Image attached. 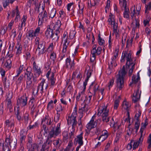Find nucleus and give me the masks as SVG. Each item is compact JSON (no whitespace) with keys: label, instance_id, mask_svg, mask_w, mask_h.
Returning a JSON list of instances; mask_svg holds the SVG:
<instances>
[{"label":"nucleus","instance_id":"f257e3e1","mask_svg":"<svg viewBox=\"0 0 151 151\" xmlns=\"http://www.w3.org/2000/svg\"><path fill=\"white\" fill-rule=\"evenodd\" d=\"M127 72L125 71V67L124 65L122 69L119 70L118 74L117 75V88L120 90L124 87V83L125 77Z\"/></svg>","mask_w":151,"mask_h":151},{"label":"nucleus","instance_id":"f03ea898","mask_svg":"<svg viewBox=\"0 0 151 151\" xmlns=\"http://www.w3.org/2000/svg\"><path fill=\"white\" fill-rule=\"evenodd\" d=\"M108 21L109 24L113 27V35H115L116 38L119 37V29L118 28L117 24L116 22L114 16L111 14H110L109 15Z\"/></svg>","mask_w":151,"mask_h":151},{"label":"nucleus","instance_id":"7ed1b4c3","mask_svg":"<svg viewBox=\"0 0 151 151\" xmlns=\"http://www.w3.org/2000/svg\"><path fill=\"white\" fill-rule=\"evenodd\" d=\"M35 44L37 45L36 52L39 55H41L45 52L47 48L45 47V43L39 37H36L35 40Z\"/></svg>","mask_w":151,"mask_h":151},{"label":"nucleus","instance_id":"20e7f679","mask_svg":"<svg viewBox=\"0 0 151 151\" xmlns=\"http://www.w3.org/2000/svg\"><path fill=\"white\" fill-rule=\"evenodd\" d=\"M131 11V16L133 20L132 24L136 27H139V21L137 19L136 16L138 15L139 13V10H137L135 11V7L134 6L131 7L130 9Z\"/></svg>","mask_w":151,"mask_h":151},{"label":"nucleus","instance_id":"39448f33","mask_svg":"<svg viewBox=\"0 0 151 151\" xmlns=\"http://www.w3.org/2000/svg\"><path fill=\"white\" fill-rule=\"evenodd\" d=\"M102 50V48L100 47H97L96 45H94L92 47L91 51L90 57V60L92 62H95L96 56L100 55Z\"/></svg>","mask_w":151,"mask_h":151},{"label":"nucleus","instance_id":"423d86ee","mask_svg":"<svg viewBox=\"0 0 151 151\" xmlns=\"http://www.w3.org/2000/svg\"><path fill=\"white\" fill-rule=\"evenodd\" d=\"M131 53L130 52L124 51L122 52V58L121 61L122 62L125 61V59H126L127 62L126 65H129L131 64L135 63L133 61L131 57Z\"/></svg>","mask_w":151,"mask_h":151},{"label":"nucleus","instance_id":"0eeeda50","mask_svg":"<svg viewBox=\"0 0 151 151\" xmlns=\"http://www.w3.org/2000/svg\"><path fill=\"white\" fill-rule=\"evenodd\" d=\"M63 41L64 42L62 52L66 53L68 50V47L70 42V39L68 38V33L66 32H64L62 37Z\"/></svg>","mask_w":151,"mask_h":151},{"label":"nucleus","instance_id":"6e6552de","mask_svg":"<svg viewBox=\"0 0 151 151\" xmlns=\"http://www.w3.org/2000/svg\"><path fill=\"white\" fill-rule=\"evenodd\" d=\"M60 124L59 123L58 124L57 126L55 129L54 128H52L49 133L50 137L55 138L61 132L60 129Z\"/></svg>","mask_w":151,"mask_h":151},{"label":"nucleus","instance_id":"1a4fd4ad","mask_svg":"<svg viewBox=\"0 0 151 151\" xmlns=\"http://www.w3.org/2000/svg\"><path fill=\"white\" fill-rule=\"evenodd\" d=\"M38 18V24L41 25L43 23L46 22L48 16L47 12L46 11L42 12L39 14Z\"/></svg>","mask_w":151,"mask_h":151},{"label":"nucleus","instance_id":"9d476101","mask_svg":"<svg viewBox=\"0 0 151 151\" xmlns=\"http://www.w3.org/2000/svg\"><path fill=\"white\" fill-rule=\"evenodd\" d=\"M76 112H73L71 116H68L67 119L68 123V125L72 124V128H74L77 124L76 120Z\"/></svg>","mask_w":151,"mask_h":151},{"label":"nucleus","instance_id":"9b49d317","mask_svg":"<svg viewBox=\"0 0 151 151\" xmlns=\"http://www.w3.org/2000/svg\"><path fill=\"white\" fill-rule=\"evenodd\" d=\"M27 97L24 94L17 100V104L19 107L25 106L27 104Z\"/></svg>","mask_w":151,"mask_h":151},{"label":"nucleus","instance_id":"f8f14e48","mask_svg":"<svg viewBox=\"0 0 151 151\" xmlns=\"http://www.w3.org/2000/svg\"><path fill=\"white\" fill-rule=\"evenodd\" d=\"M122 5V8H124V12L123 13L124 17V18L128 19L129 17V9L127 7V2L125 0H122L120 3Z\"/></svg>","mask_w":151,"mask_h":151},{"label":"nucleus","instance_id":"ddd939ff","mask_svg":"<svg viewBox=\"0 0 151 151\" xmlns=\"http://www.w3.org/2000/svg\"><path fill=\"white\" fill-rule=\"evenodd\" d=\"M52 137H50L48 134V138L43 145L41 149V151H48L49 148V145H51L52 141L50 139Z\"/></svg>","mask_w":151,"mask_h":151},{"label":"nucleus","instance_id":"4468645a","mask_svg":"<svg viewBox=\"0 0 151 151\" xmlns=\"http://www.w3.org/2000/svg\"><path fill=\"white\" fill-rule=\"evenodd\" d=\"M40 29V27L37 28L34 31L33 30H29L27 33L26 36L29 38H33L38 35Z\"/></svg>","mask_w":151,"mask_h":151},{"label":"nucleus","instance_id":"2eb2a0df","mask_svg":"<svg viewBox=\"0 0 151 151\" xmlns=\"http://www.w3.org/2000/svg\"><path fill=\"white\" fill-rule=\"evenodd\" d=\"M99 85L95 83H92L89 88V92L93 95L95 96L96 92L99 90Z\"/></svg>","mask_w":151,"mask_h":151},{"label":"nucleus","instance_id":"dca6fc26","mask_svg":"<svg viewBox=\"0 0 151 151\" xmlns=\"http://www.w3.org/2000/svg\"><path fill=\"white\" fill-rule=\"evenodd\" d=\"M12 98V93H9L7 95V107L9 109L10 112L13 111V107L11 101V99Z\"/></svg>","mask_w":151,"mask_h":151},{"label":"nucleus","instance_id":"f3484780","mask_svg":"<svg viewBox=\"0 0 151 151\" xmlns=\"http://www.w3.org/2000/svg\"><path fill=\"white\" fill-rule=\"evenodd\" d=\"M5 141L7 142H9V145L13 148H15L16 147L17 140L15 138H13L11 140L9 138H7Z\"/></svg>","mask_w":151,"mask_h":151},{"label":"nucleus","instance_id":"a211bd4d","mask_svg":"<svg viewBox=\"0 0 151 151\" xmlns=\"http://www.w3.org/2000/svg\"><path fill=\"white\" fill-rule=\"evenodd\" d=\"M141 91H139V89L135 92L132 97V101L134 103L138 101L140 99Z\"/></svg>","mask_w":151,"mask_h":151},{"label":"nucleus","instance_id":"6ab92c4d","mask_svg":"<svg viewBox=\"0 0 151 151\" xmlns=\"http://www.w3.org/2000/svg\"><path fill=\"white\" fill-rule=\"evenodd\" d=\"M109 110L107 109V106H104L101 108L99 109L98 113V115H101L105 114L108 115Z\"/></svg>","mask_w":151,"mask_h":151},{"label":"nucleus","instance_id":"aec40b11","mask_svg":"<svg viewBox=\"0 0 151 151\" xmlns=\"http://www.w3.org/2000/svg\"><path fill=\"white\" fill-rule=\"evenodd\" d=\"M74 60H71L70 59L67 58L66 60V67L70 69H73L74 66Z\"/></svg>","mask_w":151,"mask_h":151},{"label":"nucleus","instance_id":"412c9836","mask_svg":"<svg viewBox=\"0 0 151 151\" xmlns=\"http://www.w3.org/2000/svg\"><path fill=\"white\" fill-rule=\"evenodd\" d=\"M45 85V89H47L48 87V84L45 82V81L44 79H42L41 83L37 87L38 89L40 90V92L42 93H43V88L44 85Z\"/></svg>","mask_w":151,"mask_h":151},{"label":"nucleus","instance_id":"4be33fe9","mask_svg":"<svg viewBox=\"0 0 151 151\" xmlns=\"http://www.w3.org/2000/svg\"><path fill=\"white\" fill-rule=\"evenodd\" d=\"M143 136H141V135L139 139L136 141L135 142L134 140H131V143H132V145H133V149H135L136 148L138 147L141 141H142L143 140Z\"/></svg>","mask_w":151,"mask_h":151},{"label":"nucleus","instance_id":"5701e85b","mask_svg":"<svg viewBox=\"0 0 151 151\" xmlns=\"http://www.w3.org/2000/svg\"><path fill=\"white\" fill-rule=\"evenodd\" d=\"M25 75L27 76V85L29 86L32 83L31 79L32 77V74L31 72L27 71L25 73Z\"/></svg>","mask_w":151,"mask_h":151},{"label":"nucleus","instance_id":"b1692460","mask_svg":"<svg viewBox=\"0 0 151 151\" xmlns=\"http://www.w3.org/2000/svg\"><path fill=\"white\" fill-rule=\"evenodd\" d=\"M94 117L92 118L91 120L86 125L87 128L89 130L94 128L96 125V123L94 121Z\"/></svg>","mask_w":151,"mask_h":151},{"label":"nucleus","instance_id":"393cba45","mask_svg":"<svg viewBox=\"0 0 151 151\" xmlns=\"http://www.w3.org/2000/svg\"><path fill=\"white\" fill-rule=\"evenodd\" d=\"M88 105L85 104H81V106L80 107L79 109V112L83 114V113L86 112L88 109Z\"/></svg>","mask_w":151,"mask_h":151},{"label":"nucleus","instance_id":"a878e982","mask_svg":"<svg viewBox=\"0 0 151 151\" xmlns=\"http://www.w3.org/2000/svg\"><path fill=\"white\" fill-rule=\"evenodd\" d=\"M148 123V121L147 119L146 118L144 122L142 123V126L140 129V132L141 133V136H143L144 134H143V132L146 126L147 125Z\"/></svg>","mask_w":151,"mask_h":151},{"label":"nucleus","instance_id":"bb28decb","mask_svg":"<svg viewBox=\"0 0 151 151\" xmlns=\"http://www.w3.org/2000/svg\"><path fill=\"white\" fill-rule=\"evenodd\" d=\"M140 79L139 73H138L136 75H133L132 78V82H130L129 84L131 86L132 84H135L137 83Z\"/></svg>","mask_w":151,"mask_h":151},{"label":"nucleus","instance_id":"cd10ccee","mask_svg":"<svg viewBox=\"0 0 151 151\" xmlns=\"http://www.w3.org/2000/svg\"><path fill=\"white\" fill-rule=\"evenodd\" d=\"M27 19V17L24 16L21 20V23H19L18 27V29L22 30L23 27L25 26V22Z\"/></svg>","mask_w":151,"mask_h":151},{"label":"nucleus","instance_id":"c85d7f7f","mask_svg":"<svg viewBox=\"0 0 151 151\" xmlns=\"http://www.w3.org/2000/svg\"><path fill=\"white\" fill-rule=\"evenodd\" d=\"M33 69L35 72L37 73L39 75L41 73V71L40 67L36 64V63L34 61L33 63Z\"/></svg>","mask_w":151,"mask_h":151},{"label":"nucleus","instance_id":"c756f323","mask_svg":"<svg viewBox=\"0 0 151 151\" xmlns=\"http://www.w3.org/2000/svg\"><path fill=\"white\" fill-rule=\"evenodd\" d=\"M53 121L52 118L50 117H45V119H43L42 120V123H43L44 122L46 123L47 125H50Z\"/></svg>","mask_w":151,"mask_h":151},{"label":"nucleus","instance_id":"7c9ffc66","mask_svg":"<svg viewBox=\"0 0 151 151\" xmlns=\"http://www.w3.org/2000/svg\"><path fill=\"white\" fill-rule=\"evenodd\" d=\"M82 139V134H81L77 137L75 139V141L77 142H78L80 146H81L83 144Z\"/></svg>","mask_w":151,"mask_h":151},{"label":"nucleus","instance_id":"2f4dec72","mask_svg":"<svg viewBox=\"0 0 151 151\" xmlns=\"http://www.w3.org/2000/svg\"><path fill=\"white\" fill-rule=\"evenodd\" d=\"M135 63L131 64L129 65H126V68H129L130 70L129 72V75L131 76L133 73V69L134 68Z\"/></svg>","mask_w":151,"mask_h":151},{"label":"nucleus","instance_id":"473e14b6","mask_svg":"<svg viewBox=\"0 0 151 151\" xmlns=\"http://www.w3.org/2000/svg\"><path fill=\"white\" fill-rule=\"evenodd\" d=\"M86 75H87L86 78L85 79V81L83 83V90H85L86 88V86L87 84L88 81L91 76V70L88 71Z\"/></svg>","mask_w":151,"mask_h":151},{"label":"nucleus","instance_id":"72a5a7b5","mask_svg":"<svg viewBox=\"0 0 151 151\" xmlns=\"http://www.w3.org/2000/svg\"><path fill=\"white\" fill-rule=\"evenodd\" d=\"M5 67L8 69L11 68L12 66V61L10 59H7L4 64Z\"/></svg>","mask_w":151,"mask_h":151},{"label":"nucleus","instance_id":"f704fd0d","mask_svg":"<svg viewBox=\"0 0 151 151\" xmlns=\"http://www.w3.org/2000/svg\"><path fill=\"white\" fill-rule=\"evenodd\" d=\"M108 136V135L107 134V131L106 130L103 131L102 134L101 135V136L98 139L100 140V139H101V141H103Z\"/></svg>","mask_w":151,"mask_h":151},{"label":"nucleus","instance_id":"c9c22d12","mask_svg":"<svg viewBox=\"0 0 151 151\" xmlns=\"http://www.w3.org/2000/svg\"><path fill=\"white\" fill-rule=\"evenodd\" d=\"M53 30L50 28H47L45 32L46 36L47 38H50L53 34Z\"/></svg>","mask_w":151,"mask_h":151},{"label":"nucleus","instance_id":"e433bc0d","mask_svg":"<svg viewBox=\"0 0 151 151\" xmlns=\"http://www.w3.org/2000/svg\"><path fill=\"white\" fill-rule=\"evenodd\" d=\"M130 106L129 103L126 101H123L122 104V107L125 110H128Z\"/></svg>","mask_w":151,"mask_h":151},{"label":"nucleus","instance_id":"4c0bfd02","mask_svg":"<svg viewBox=\"0 0 151 151\" xmlns=\"http://www.w3.org/2000/svg\"><path fill=\"white\" fill-rule=\"evenodd\" d=\"M56 9H52L49 11L48 14L49 17L52 18H53L55 15Z\"/></svg>","mask_w":151,"mask_h":151},{"label":"nucleus","instance_id":"58836bf2","mask_svg":"<svg viewBox=\"0 0 151 151\" xmlns=\"http://www.w3.org/2000/svg\"><path fill=\"white\" fill-rule=\"evenodd\" d=\"M16 47H18L16 54L17 55H19L22 52V46L20 44L18 43L17 45H16Z\"/></svg>","mask_w":151,"mask_h":151},{"label":"nucleus","instance_id":"ea45409f","mask_svg":"<svg viewBox=\"0 0 151 151\" xmlns=\"http://www.w3.org/2000/svg\"><path fill=\"white\" fill-rule=\"evenodd\" d=\"M33 100H31L29 102L30 105L32 106L31 109V113L32 114L36 111L35 108V106L34 104H33Z\"/></svg>","mask_w":151,"mask_h":151},{"label":"nucleus","instance_id":"a19ab883","mask_svg":"<svg viewBox=\"0 0 151 151\" xmlns=\"http://www.w3.org/2000/svg\"><path fill=\"white\" fill-rule=\"evenodd\" d=\"M60 141L59 139L54 140L53 141V144L56 148H58L60 147Z\"/></svg>","mask_w":151,"mask_h":151},{"label":"nucleus","instance_id":"79ce46f5","mask_svg":"<svg viewBox=\"0 0 151 151\" xmlns=\"http://www.w3.org/2000/svg\"><path fill=\"white\" fill-rule=\"evenodd\" d=\"M54 74L53 73H52V75L50 78V83L51 86H53L55 84L56 79L54 77Z\"/></svg>","mask_w":151,"mask_h":151},{"label":"nucleus","instance_id":"37998d69","mask_svg":"<svg viewBox=\"0 0 151 151\" xmlns=\"http://www.w3.org/2000/svg\"><path fill=\"white\" fill-rule=\"evenodd\" d=\"M102 117V121L106 122H107L109 120V117L108 116V115L103 114L101 115Z\"/></svg>","mask_w":151,"mask_h":151},{"label":"nucleus","instance_id":"c03bdc74","mask_svg":"<svg viewBox=\"0 0 151 151\" xmlns=\"http://www.w3.org/2000/svg\"><path fill=\"white\" fill-rule=\"evenodd\" d=\"M135 122L134 124V129H136L135 132L136 133L137 132L138 130L139 129V125H140V121L138 120H134Z\"/></svg>","mask_w":151,"mask_h":151},{"label":"nucleus","instance_id":"a18cd8bd","mask_svg":"<svg viewBox=\"0 0 151 151\" xmlns=\"http://www.w3.org/2000/svg\"><path fill=\"white\" fill-rule=\"evenodd\" d=\"M24 76L23 75H21L17 80L16 83L17 85L21 84L22 81L23 80Z\"/></svg>","mask_w":151,"mask_h":151},{"label":"nucleus","instance_id":"49530a36","mask_svg":"<svg viewBox=\"0 0 151 151\" xmlns=\"http://www.w3.org/2000/svg\"><path fill=\"white\" fill-rule=\"evenodd\" d=\"M116 60H111L110 62V64H109V68L110 69H111L113 66L116 67L117 65V64L116 62Z\"/></svg>","mask_w":151,"mask_h":151},{"label":"nucleus","instance_id":"de8ad7c7","mask_svg":"<svg viewBox=\"0 0 151 151\" xmlns=\"http://www.w3.org/2000/svg\"><path fill=\"white\" fill-rule=\"evenodd\" d=\"M72 145L73 144L72 143L71 140L68 143V146L66 147L64 151H68L72 148H74L72 147Z\"/></svg>","mask_w":151,"mask_h":151},{"label":"nucleus","instance_id":"09e8293b","mask_svg":"<svg viewBox=\"0 0 151 151\" xmlns=\"http://www.w3.org/2000/svg\"><path fill=\"white\" fill-rule=\"evenodd\" d=\"M29 115L28 113H26L24 116V123L26 124H27L29 119Z\"/></svg>","mask_w":151,"mask_h":151},{"label":"nucleus","instance_id":"8fccbe9b","mask_svg":"<svg viewBox=\"0 0 151 151\" xmlns=\"http://www.w3.org/2000/svg\"><path fill=\"white\" fill-rule=\"evenodd\" d=\"M98 43L99 45H103L104 44V40L102 39L100 37V34L98 35Z\"/></svg>","mask_w":151,"mask_h":151},{"label":"nucleus","instance_id":"3c124183","mask_svg":"<svg viewBox=\"0 0 151 151\" xmlns=\"http://www.w3.org/2000/svg\"><path fill=\"white\" fill-rule=\"evenodd\" d=\"M6 124L7 127L10 128L14 126L13 123L9 120H7L6 121Z\"/></svg>","mask_w":151,"mask_h":151},{"label":"nucleus","instance_id":"603ef678","mask_svg":"<svg viewBox=\"0 0 151 151\" xmlns=\"http://www.w3.org/2000/svg\"><path fill=\"white\" fill-rule=\"evenodd\" d=\"M126 34L125 33L124 34L122 37V46L123 47L124 46V44L125 42V40L126 38Z\"/></svg>","mask_w":151,"mask_h":151},{"label":"nucleus","instance_id":"864d4df0","mask_svg":"<svg viewBox=\"0 0 151 151\" xmlns=\"http://www.w3.org/2000/svg\"><path fill=\"white\" fill-rule=\"evenodd\" d=\"M24 133L23 131H21L20 134V139L21 142L22 143L23 141L24 140L26 136L23 134V133Z\"/></svg>","mask_w":151,"mask_h":151},{"label":"nucleus","instance_id":"5fc2aeb1","mask_svg":"<svg viewBox=\"0 0 151 151\" xmlns=\"http://www.w3.org/2000/svg\"><path fill=\"white\" fill-rule=\"evenodd\" d=\"M50 38H51L52 39L54 40V42L57 41L58 39V37L57 35L53 33L51 37Z\"/></svg>","mask_w":151,"mask_h":151},{"label":"nucleus","instance_id":"6e6d98bb","mask_svg":"<svg viewBox=\"0 0 151 151\" xmlns=\"http://www.w3.org/2000/svg\"><path fill=\"white\" fill-rule=\"evenodd\" d=\"M141 115V112L140 111H138V113H137L134 116V120L140 121L139 117Z\"/></svg>","mask_w":151,"mask_h":151},{"label":"nucleus","instance_id":"4d7b16f0","mask_svg":"<svg viewBox=\"0 0 151 151\" xmlns=\"http://www.w3.org/2000/svg\"><path fill=\"white\" fill-rule=\"evenodd\" d=\"M114 78H112L111 79L110 81H109V82L108 84V86L109 88V90H110V88L112 87L113 86L114 82Z\"/></svg>","mask_w":151,"mask_h":151},{"label":"nucleus","instance_id":"13d9d810","mask_svg":"<svg viewBox=\"0 0 151 151\" xmlns=\"http://www.w3.org/2000/svg\"><path fill=\"white\" fill-rule=\"evenodd\" d=\"M64 107L60 104L58 105L56 109L57 112L62 111Z\"/></svg>","mask_w":151,"mask_h":151},{"label":"nucleus","instance_id":"bf43d9fd","mask_svg":"<svg viewBox=\"0 0 151 151\" xmlns=\"http://www.w3.org/2000/svg\"><path fill=\"white\" fill-rule=\"evenodd\" d=\"M76 32L74 30H72L70 31L69 37L70 39H72L75 36Z\"/></svg>","mask_w":151,"mask_h":151},{"label":"nucleus","instance_id":"052dcab7","mask_svg":"<svg viewBox=\"0 0 151 151\" xmlns=\"http://www.w3.org/2000/svg\"><path fill=\"white\" fill-rule=\"evenodd\" d=\"M63 136L65 140H66L68 138V133L66 131H64L63 132Z\"/></svg>","mask_w":151,"mask_h":151},{"label":"nucleus","instance_id":"680f3d73","mask_svg":"<svg viewBox=\"0 0 151 151\" xmlns=\"http://www.w3.org/2000/svg\"><path fill=\"white\" fill-rule=\"evenodd\" d=\"M85 90H83V91H82L81 92V101H85L86 99V96L84 94V91Z\"/></svg>","mask_w":151,"mask_h":151},{"label":"nucleus","instance_id":"e2e57ef3","mask_svg":"<svg viewBox=\"0 0 151 151\" xmlns=\"http://www.w3.org/2000/svg\"><path fill=\"white\" fill-rule=\"evenodd\" d=\"M75 131V129L74 128H72V131H71V132L69 133V138L70 139H73L74 138V132Z\"/></svg>","mask_w":151,"mask_h":151},{"label":"nucleus","instance_id":"0e129e2a","mask_svg":"<svg viewBox=\"0 0 151 151\" xmlns=\"http://www.w3.org/2000/svg\"><path fill=\"white\" fill-rule=\"evenodd\" d=\"M110 125L111 127L114 128L116 127V126H117V124L115 123L113 118L112 119V120L111 121Z\"/></svg>","mask_w":151,"mask_h":151},{"label":"nucleus","instance_id":"69168bd1","mask_svg":"<svg viewBox=\"0 0 151 151\" xmlns=\"http://www.w3.org/2000/svg\"><path fill=\"white\" fill-rule=\"evenodd\" d=\"M18 9V6H16V9H15V12H16V17L15 19L16 20L17 19H18L20 17V16L19 14V11Z\"/></svg>","mask_w":151,"mask_h":151},{"label":"nucleus","instance_id":"338daca9","mask_svg":"<svg viewBox=\"0 0 151 151\" xmlns=\"http://www.w3.org/2000/svg\"><path fill=\"white\" fill-rule=\"evenodd\" d=\"M2 3L3 7L5 8L8 6L9 4L8 0H3Z\"/></svg>","mask_w":151,"mask_h":151},{"label":"nucleus","instance_id":"774afa93","mask_svg":"<svg viewBox=\"0 0 151 151\" xmlns=\"http://www.w3.org/2000/svg\"><path fill=\"white\" fill-rule=\"evenodd\" d=\"M56 55L55 53L54 52H52L50 54V58L53 61H54L56 58Z\"/></svg>","mask_w":151,"mask_h":151}]
</instances>
